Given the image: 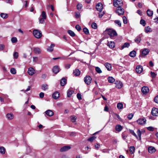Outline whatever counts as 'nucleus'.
<instances>
[{"label": "nucleus", "mask_w": 158, "mask_h": 158, "mask_svg": "<svg viewBox=\"0 0 158 158\" xmlns=\"http://www.w3.org/2000/svg\"><path fill=\"white\" fill-rule=\"evenodd\" d=\"M55 45L53 44H51L50 46L48 47L47 49L48 51L52 52L53 50V48L55 47Z\"/></svg>", "instance_id": "obj_18"}, {"label": "nucleus", "mask_w": 158, "mask_h": 158, "mask_svg": "<svg viewBox=\"0 0 158 158\" xmlns=\"http://www.w3.org/2000/svg\"><path fill=\"white\" fill-rule=\"evenodd\" d=\"M0 16L2 18L4 19H6L8 17V15L7 14L3 13H1L0 14Z\"/></svg>", "instance_id": "obj_37"}, {"label": "nucleus", "mask_w": 158, "mask_h": 158, "mask_svg": "<svg viewBox=\"0 0 158 158\" xmlns=\"http://www.w3.org/2000/svg\"><path fill=\"white\" fill-rule=\"evenodd\" d=\"M123 22L124 23V24H126L127 23V19L126 18V17L125 16H124L123 17Z\"/></svg>", "instance_id": "obj_49"}, {"label": "nucleus", "mask_w": 158, "mask_h": 158, "mask_svg": "<svg viewBox=\"0 0 158 158\" xmlns=\"http://www.w3.org/2000/svg\"><path fill=\"white\" fill-rule=\"evenodd\" d=\"M27 73L29 75L32 76L35 73V70L32 67L28 68Z\"/></svg>", "instance_id": "obj_10"}, {"label": "nucleus", "mask_w": 158, "mask_h": 158, "mask_svg": "<svg viewBox=\"0 0 158 158\" xmlns=\"http://www.w3.org/2000/svg\"><path fill=\"white\" fill-rule=\"evenodd\" d=\"M60 96L59 93L57 91L54 92L52 94V98L55 99H56L59 98Z\"/></svg>", "instance_id": "obj_15"}, {"label": "nucleus", "mask_w": 158, "mask_h": 158, "mask_svg": "<svg viewBox=\"0 0 158 158\" xmlns=\"http://www.w3.org/2000/svg\"><path fill=\"white\" fill-rule=\"evenodd\" d=\"M11 41L13 43H15L17 41V40L16 37H12L11 39Z\"/></svg>", "instance_id": "obj_50"}, {"label": "nucleus", "mask_w": 158, "mask_h": 158, "mask_svg": "<svg viewBox=\"0 0 158 158\" xmlns=\"http://www.w3.org/2000/svg\"><path fill=\"white\" fill-rule=\"evenodd\" d=\"M5 149L2 147H0V153L2 154H4L5 152Z\"/></svg>", "instance_id": "obj_35"}, {"label": "nucleus", "mask_w": 158, "mask_h": 158, "mask_svg": "<svg viewBox=\"0 0 158 158\" xmlns=\"http://www.w3.org/2000/svg\"><path fill=\"white\" fill-rule=\"evenodd\" d=\"M117 107L118 109L121 110L123 108V104L121 102L118 103L117 105Z\"/></svg>", "instance_id": "obj_31"}, {"label": "nucleus", "mask_w": 158, "mask_h": 158, "mask_svg": "<svg viewBox=\"0 0 158 158\" xmlns=\"http://www.w3.org/2000/svg\"><path fill=\"white\" fill-rule=\"evenodd\" d=\"M95 70L96 71V72L99 73H100L102 72V71L101 70V69L98 67H96Z\"/></svg>", "instance_id": "obj_46"}, {"label": "nucleus", "mask_w": 158, "mask_h": 158, "mask_svg": "<svg viewBox=\"0 0 158 158\" xmlns=\"http://www.w3.org/2000/svg\"><path fill=\"white\" fill-rule=\"evenodd\" d=\"M151 114L154 116L158 115V109L157 108H153L151 111Z\"/></svg>", "instance_id": "obj_8"}, {"label": "nucleus", "mask_w": 158, "mask_h": 158, "mask_svg": "<svg viewBox=\"0 0 158 158\" xmlns=\"http://www.w3.org/2000/svg\"><path fill=\"white\" fill-rule=\"evenodd\" d=\"M122 129V127L120 125H117L115 127L116 130L118 132L120 131Z\"/></svg>", "instance_id": "obj_28"}, {"label": "nucleus", "mask_w": 158, "mask_h": 158, "mask_svg": "<svg viewBox=\"0 0 158 158\" xmlns=\"http://www.w3.org/2000/svg\"><path fill=\"white\" fill-rule=\"evenodd\" d=\"M147 129L149 131H154V128L151 126L147 127Z\"/></svg>", "instance_id": "obj_58"}, {"label": "nucleus", "mask_w": 158, "mask_h": 158, "mask_svg": "<svg viewBox=\"0 0 158 158\" xmlns=\"http://www.w3.org/2000/svg\"><path fill=\"white\" fill-rule=\"evenodd\" d=\"M117 9L116 10V12L117 13L118 15H123L124 13V10L123 8L120 7H117Z\"/></svg>", "instance_id": "obj_6"}, {"label": "nucleus", "mask_w": 158, "mask_h": 158, "mask_svg": "<svg viewBox=\"0 0 158 158\" xmlns=\"http://www.w3.org/2000/svg\"><path fill=\"white\" fill-rule=\"evenodd\" d=\"M96 8L98 11H102L103 9L102 4L101 2L98 3L96 5Z\"/></svg>", "instance_id": "obj_4"}, {"label": "nucleus", "mask_w": 158, "mask_h": 158, "mask_svg": "<svg viewBox=\"0 0 158 158\" xmlns=\"http://www.w3.org/2000/svg\"><path fill=\"white\" fill-rule=\"evenodd\" d=\"M154 100L155 102L157 103H158V95L156 96L154 98Z\"/></svg>", "instance_id": "obj_64"}, {"label": "nucleus", "mask_w": 158, "mask_h": 158, "mask_svg": "<svg viewBox=\"0 0 158 158\" xmlns=\"http://www.w3.org/2000/svg\"><path fill=\"white\" fill-rule=\"evenodd\" d=\"M96 138V137L94 136H92L90 138H89L87 140L91 142H92Z\"/></svg>", "instance_id": "obj_45"}, {"label": "nucleus", "mask_w": 158, "mask_h": 158, "mask_svg": "<svg viewBox=\"0 0 158 158\" xmlns=\"http://www.w3.org/2000/svg\"><path fill=\"white\" fill-rule=\"evenodd\" d=\"M140 23L143 26H145L146 24L145 21L143 19L140 20Z\"/></svg>", "instance_id": "obj_47"}, {"label": "nucleus", "mask_w": 158, "mask_h": 158, "mask_svg": "<svg viewBox=\"0 0 158 158\" xmlns=\"http://www.w3.org/2000/svg\"><path fill=\"white\" fill-rule=\"evenodd\" d=\"M137 133L138 136L139 137V139L140 140L141 135V133L139 129L138 130Z\"/></svg>", "instance_id": "obj_51"}, {"label": "nucleus", "mask_w": 158, "mask_h": 158, "mask_svg": "<svg viewBox=\"0 0 158 158\" xmlns=\"http://www.w3.org/2000/svg\"><path fill=\"white\" fill-rule=\"evenodd\" d=\"M33 51L35 53L40 54L41 53V50L38 47H35L34 48Z\"/></svg>", "instance_id": "obj_19"}, {"label": "nucleus", "mask_w": 158, "mask_h": 158, "mask_svg": "<svg viewBox=\"0 0 158 158\" xmlns=\"http://www.w3.org/2000/svg\"><path fill=\"white\" fill-rule=\"evenodd\" d=\"M108 34L110 37H114L117 35V33L115 31H110L108 32Z\"/></svg>", "instance_id": "obj_17"}, {"label": "nucleus", "mask_w": 158, "mask_h": 158, "mask_svg": "<svg viewBox=\"0 0 158 158\" xmlns=\"http://www.w3.org/2000/svg\"><path fill=\"white\" fill-rule=\"evenodd\" d=\"M115 43L112 41L108 42V46L111 48H112L115 47Z\"/></svg>", "instance_id": "obj_22"}, {"label": "nucleus", "mask_w": 158, "mask_h": 158, "mask_svg": "<svg viewBox=\"0 0 158 158\" xmlns=\"http://www.w3.org/2000/svg\"><path fill=\"white\" fill-rule=\"evenodd\" d=\"M74 74L76 76H78L80 75V71L77 69H75L73 72Z\"/></svg>", "instance_id": "obj_25"}, {"label": "nucleus", "mask_w": 158, "mask_h": 158, "mask_svg": "<svg viewBox=\"0 0 158 158\" xmlns=\"http://www.w3.org/2000/svg\"><path fill=\"white\" fill-rule=\"evenodd\" d=\"M52 71L53 73L56 74L59 72L60 68L58 66H55L53 67Z\"/></svg>", "instance_id": "obj_14"}, {"label": "nucleus", "mask_w": 158, "mask_h": 158, "mask_svg": "<svg viewBox=\"0 0 158 158\" xmlns=\"http://www.w3.org/2000/svg\"><path fill=\"white\" fill-rule=\"evenodd\" d=\"M48 89V85L46 84H44L42 85V89L44 90H46Z\"/></svg>", "instance_id": "obj_30"}, {"label": "nucleus", "mask_w": 158, "mask_h": 158, "mask_svg": "<svg viewBox=\"0 0 158 158\" xmlns=\"http://www.w3.org/2000/svg\"><path fill=\"white\" fill-rule=\"evenodd\" d=\"M6 116L8 119L10 120L13 119L14 118V115L12 113H7Z\"/></svg>", "instance_id": "obj_16"}, {"label": "nucleus", "mask_w": 158, "mask_h": 158, "mask_svg": "<svg viewBox=\"0 0 158 158\" xmlns=\"http://www.w3.org/2000/svg\"><path fill=\"white\" fill-rule=\"evenodd\" d=\"M141 40V37L140 36V35L139 36H137L135 40V42L137 43H139L140 42Z\"/></svg>", "instance_id": "obj_32"}, {"label": "nucleus", "mask_w": 158, "mask_h": 158, "mask_svg": "<svg viewBox=\"0 0 158 158\" xmlns=\"http://www.w3.org/2000/svg\"><path fill=\"white\" fill-rule=\"evenodd\" d=\"M130 133L131 134H132V135H133L135 136L137 138V135H136V134L134 132V131L133 130H130Z\"/></svg>", "instance_id": "obj_56"}, {"label": "nucleus", "mask_w": 158, "mask_h": 158, "mask_svg": "<svg viewBox=\"0 0 158 158\" xmlns=\"http://www.w3.org/2000/svg\"><path fill=\"white\" fill-rule=\"evenodd\" d=\"M133 116V114H129L127 116L128 118L130 120L132 119Z\"/></svg>", "instance_id": "obj_61"}, {"label": "nucleus", "mask_w": 158, "mask_h": 158, "mask_svg": "<svg viewBox=\"0 0 158 158\" xmlns=\"http://www.w3.org/2000/svg\"><path fill=\"white\" fill-rule=\"evenodd\" d=\"M114 5L117 7H121L123 5V2L122 0H114Z\"/></svg>", "instance_id": "obj_2"}, {"label": "nucleus", "mask_w": 158, "mask_h": 158, "mask_svg": "<svg viewBox=\"0 0 158 158\" xmlns=\"http://www.w3.org/2000/svg\"><path fill=\"white\" fill-rule=\"evenodd\" d=\"M66 83V80L65 78H62L60 81V84L62 86L64 85Z\"/></svg>", "instance_id": "obj_24"}, {"label": "nucleus", "mask_w": 158, "mask_h": 158, "mask_svg": "<svg viewBox=\"0 0 158 158\" xmlns=\"http://www.w3.org/2000/svg\"><path fill=\"white\" fill-rule=\"evenodd\" d=\"M84 81L87 85H89L91 83L92 78L89 76H86L84 78Z\"/></svg>", "instance_id": "obj_3"}, {"label": "nucleus", "mask_w": 158, "mask_h": 158, "mask_svg": "<svg viewBox=\"0 0 158 158\" xmlns=\"http://www.w3.org/2000/svg\"><path fill=\"white\" fill-rule=\"evenodd\" d=\"M92 28L94 29H96L97 28V25L95 23H93L91 25Z\"/></svg>", "instance_id": "obj_42"}, {"label": "nucleus", "mask_w": 158, "mask_h": 158, "mask_svg": "<svg viewBox=\"0 0 158 158\" xmlns=\"http://www.w3.org/2000/svg\"><path fill=\"white\" fill-rule=\"evenodd\" d=\"M33 34L35 37L37 39L40 38L42 35L41 31L36 29L33 31Z\"/></svg>", "instance_id": "obj_1"}, {"label": "nucleus", "mask_w": 158, "mask_h": 158, "mask_svg": "<svg viewBox=\"0 0 158 158\" xmlns=\"http://www.w3.org/2000/svg\"><path fill=\"white\" fill-rule=\"evenodd\" d=\"M41 16L42 18H43L44 19H46V12L44 11H43L42 12Z\"/></svg>", "instance_id": "obj_41"}, {"label": "nucleus", "mask_w": 158, "mask_h": 158, "mask_svg": "<svg viewBox=\"0 0 158 158\" xmlns=\"http://www.w3.org/2000/svg\"><path fill=\"white\" fill-rule=\"evenodd\" d=\"M100 13L99 14V18H102V16H103V15L104 14V12H100Z\"/></svg>", "instance_id": "obj_62"}, {"label": "nucleus", "mask_w": 158, "mask_h": 158, "mask_svg": "<svg viewBox=\"0 0 158 158\" xmlns=\"http://www.w3.org/2000/svg\"><path fill=\"white\" fill-rule=\"evenodd\" d=\"M135 148L133 146H131L130 147L129 151L131 153L133 154L134 152Z\"/></svg>", "instance_id": "obj_38"}, {"label": "nucleus", "mask_w": 158, "mask_h": 158, "mask_svg": "<svg viewBox=\"0 0 158 158\" xmlns=\"http://www.w3.org/2000/svg\"><path fill=\"white\" fill-rule=\"evenodd\" d=\"M70 148L71 147L70 146L66 145L61 148L60 149V151L61 152H65L69 150Z\"/></svg>", "instance_id": "obj_7"}, {"label": "nucleus", "mask_w": 158, "mask_h": 158, "mask_svg": "<svg viewBox=\"0 0 158 158\" xmlns=\"http://www.w3.org/2000/svg\"><path fill=\"white\" fill-rule=\"evenodd\" d=\"M135 70L137 73H140L143 71V68L142 66L138 65L136 67Z\"/></svg>", "instance_id": "obj_9"}, {"label": "nucleus", "mask_w": 158, "mask_h": 158, "mask_svg": "<svg viewBox=\"0 0 158 158\" xmlns=\"http://www.w3.org/2000/svg\"><path fill=\"white\" fill-rule=\"evenodd\" d=\"M115 84L116 85L115 87L118 89L121 88L123 85L122 83L120 81H116Z\"/></svg>", "instance_id": "obj_12"}, {"label": "nucleus", "mask_w": 158, "mask_h": 158, "mask_svg": "<svg viewBox=\"0 0 158 158\" xmlns=\"http://www.w3.org/2000/svg\"><path fill=\"white\" fill-rule=\"evenodd\" d=\"M114 23L116 24H117L118 26L120 27L121 26V23L119 20H115L114 21Z\"/></svg>", "instance_id": "obj_43"}, {"label": "nucleus", "mask_w": 158, "mask_h": 158, "mask_svg": "<svg viewBox=\"0 0 158 158\" xmlns=\"http://www.w3.org/2000/svg\"><path fill=\"white\" fill-rule=\"evenodd\" d=\"M153 11L150 9H148L147 11V14L148 15L149 17H151L153 15Z\"/></svg>", "instance_id": "obj_26"}, {"label": "nucleus", "mask_w": 158, "mask_h": 158, "mask_svg": "<svg viewBox=\"0 0 158 158\" xmlns=\"http://www.w3.org/2000/svg\"><path fill=\"white\" fill-rule=\"evenodd\" d=\"M149 52V50L147 48H144L143 50L141 52L142 56H145L147 55Z\"/></svg>", "instance_id": "obj_13"}, {"label": "nucleus", "mask_w": 158, "mask_h": 158, "mask_svg": "<svg viewBox=\"0 0 158 158\" xmlns=\"http://www.w3.org/2000/svg\"><path fill=\"white\" fill-rule=\"evenodd\" d=\"M10 72L12 74H15L16 73V71L15 69L11 68L10 69Z\"/></svg>", "instance_id": "obj_39"}, {"label": "nucleus", "mask_w": 158, "mask_h": 158, "mask_svg": "<svg viewBox=\"0 0 158 158\" xmlns=\"http://www.w3.org/2000/svg\"><path fill=\"white\" fill-rule=\"evenodd\" d=\"M71 121L74 123L76 122L77 117L75 116H72L70 117Z\"/></svg>", "instance_id": "obj_40"}, {"label": "nucleus", "mask_w": 158, "mask_h": 158, "mask_svg": "<svg viewBox=\"0 0 158 158\" xmlns=\"http://www.w3.org/2000/svg\"><path fill=\"white\" fill-rule=\"evenodd\" d=\"M149 91L148 88L146 86H144L142 87L141 89L142 92L144 94H146Z\"/></svg>", "instance_id": "obj_11"}, {"label": "nucleus", "mask_w": 158, "mask_h": 158, "mask_svg": "<svg viewBox=\"0 0 158 158\" xmlns=\"http://www.w3.org/2000/svg\"><path fill=\"white\" fill-rule=\"evenodd\" d=\"M150 75L151 76V77L153 78H155V77L156 74L154 72H150Z\"/></svg>", "instance_id": "obj_53"}, {"label": "nucleus", "mask_w": 158, "mask_h": 158, "mask_svg": "<svg viewBox=\"0 0 158 158\" xmlns=\"http://www.w3.org/2000/svg\"><path fill=\"white\" fill-rule=\"evenodd\" d=\"M130 46V44L128 43H125L122 46L121 49H123L125 48H128Z\"/></svg>", "instance_id": "obj_33"}, {"label": "nucleus", "mask_w": 158, "mask_h": 158, "mask_svg": "<svg viewBox=\"0 0 158 158\" xmlns=\"http://www.w3.org/2000/svg\"><path fill=\"white\" fill-rule=\"evenodd\" d=\"M122 137L123 139H125L127 138V136L124 133H123L122 134Z\"/></svg>", "instance_id": "obj_63"}, {"label": "nucleus", "mask_w": 158, "mask_h": 158, "mask_svg": "<svg viewBox=\"0 0 158 158\" xmlns=\"http://www.w3.org/2000/svg\"><path fill=\"white\" fill-rule=\"evenodd\" d=\"M146 119L145 118H140L137 120V123L140 125H143L145 124Z\"/></svg>", "instance_id": "obj_5"}, {"label": "nucleus", "mask_w": 158, "mask_h": 158, "mask_svg": "<svg viewBox=\"0 0 158 158\" xmlns=\"http://www.w3.org/2000/svg\"><path fill=\"white\" fill-rule=\"evenodd\" d=\"M46 114L49 116H51L53 115L54 113L51 110H48L45 112Z\"/></svg>", "instance_id": "obj_20"}, {"label": "nucleus", "mask_w": 158, "mask_h": 158, "mask_svg": "<svg viewBox=\"0 0 158 158\" xmlns=\"http://www.w3.org/2000/svg\"><path fill=\"white\" fill-rule=\"evenodd\" d=\"M151 29L150 27L149 26H147L145 27V30L146 33H148L150 31Z\"/></svg>", "instance_id": "obj_48"}, {"label": "nucleus", "mask_w": 158, "mask_h": 158, "mask_svg": "<svg viewBox=\"0 0 158 158\" xmlns=\"http://www.w3.org/2000/svg\"><path fill=\"white\" fill-rule=\"evenodd\" d=\"M136 52L135 51L133 50L129 53V55L132 57H135L136 55Z\"/></svg>", "instance_id": "obj_27"}, {"label": "nucleus", "mask_w": 158, "mask_h": 158, "mask_svg": "<svg viewBox=\"0 0 158 158\" xmlns=\"http://www.w3.org/2000/svg\"><path fill=\"white\" fill-rule=\"evenodd\" d=\"M108 82L110 83H113L115 81V79L112 77H109L108 78Z\"/></svg>", "instance_id": "obj_29"}, {"label": "nucleus", "mask_w": 158, "mask_h": 158, "mask_svg": "<svg viewBox=\"0 0 158 158\" xmlns=\"http://www.w3.org/2000/svg\"><path fill=\"white\" fill-rule=\"evenodd\" d=\"M77 98L79 100H80L82 99L81 95L80 93H78L77 94Z\"/></svg>", "instance_id": "obj_59"}, {"label": "nucleus", "mask_w": 158, "mask_h": 158, "mask_svg": "<svg viewBox=\"0 0 158 158\" xmlns=\"http://www.w3.org/2000/svg\"><path fill=\"white\" fill-rule=\"evenodd\" d=\"M148 151L149 152L152 153L156 151V149L154 147L151 146L148 148Z\"/></svg>", "instance_id": "obj_23"}, {"label": "nucleus", "mask_w": 158, "mask_h": 158, "mask_svg": "<svg viewBox=\"0 0 158 158\" xmlns=\"http://www.w3.org/2000/svg\"><path fill=\"white\" fill-rule=\"evenodd\" d=\"M75 28L78 31H81V27L79 25H77L75 26Z\"/></svg>", "instance_id": "obj_54"}, {"label": "nucleus", "mask_w": 158, "mask_h": 158, "mask_svg": "<svg viewBox=\"0 0 158 158\" xmlns=\"http://www.w3.org/2000/svg\"><path fill=\"white\" fill-rule=\"evenodd\" d=\"M45 19L42 18H40L39 19L40 23L41 24L45 22L44 19Z\"/></svg>", "instance_id": "obj_55"}, {"label": "nucleus", "mask_w": 158, "mask_h": 158, "mask_svg": "<svg viewBox=\"0 0 158 158\" xmlns=\"http://www.w3.org/2000/svg\"><path fill=\"white\" fill-rule=\"evenodd\" d=\"M75 17L76 18H78L80 17V13L79 12H75Z\"/></svg>", "instance_id": "obj_52"}, {"label": "nucleus", "mask_w": 158, "mask_h": 158, "mask_svg": "<svg viewBox=\"0 0 158 158\" xmlns=\"http://www.w3.org/2000/svg\"><path fill=\"white\" fill-rule=\"evenodd\" d=\"M83 31L86 35L88 34L89 33L88 29L86 27H85L83 29Z\"/></svg>", "instance_id": "obj_44"}, {"label": "nucleus", "mask_w": 158, "mask_h": 158, "mask_svg": "<svg viewBox=\"0 0 158 158\" xmlns=\"http://www.w3.org/2000/svg\"><path fill=\"white\" fill-rule=\"evenodd\" d=\"M73 91L72 90H69L67 92V96L68 97H70L72 94H73Z\"/></svg>", "instance_id": "obj_34"}, {"label": "nucleus", "mask_w": 158, "mask_h": 158, "mask_svg": "<svg viewBox=\"0 0 158 158\" xmlns=\"http://www.w3.org/2000/svg\"><path fill=\"white\" fill-rule=\"evenodd\" d=\"M82 7V5L81 4H78L77 6V9L79 10Z\"/></svg>", "instance_id": "obj_60"}, {"label": "nucleus", "mask_w": 158, "mask_h": 158, "mask_svg": "<svg viewBox=\"0 0 158 158\" xmlns=\"http://www.w3.org/2000/svg\"><path fill=\"white\" fill-rule=\"evenodd\" d=\"M68 33L69 34V35L72 37H74L75 35V34L74 32L71 30H68Z\"/></svg>", "instance_id": "obj_36"}, {"label": "nucleus", "mask_w": 158, "mask_h": 158, "mask_svg": "<svg viewBox=\"0 0 158 158\" xmlns=\"http://www.w3.org/2000/svg\"><path fill=\"white\" fill-rule=\"evenodd\" d=\"M18 53L17 52H15L14 54V58L15 59H17L18 57Z\"/></svg>", "instance_id": "obj_57"}, {"label": "nucleus", "mask_w": 158, "mask_h": 158, "mask_svg": "<svg viewBox=\"0 0 158 158\" xmlns=\"http://www.w3.org/2000/svg\"><path fill=\"white\" fill-rule=\"evenodd\" d=\"M104 65L108 70L110 71L111 70L112 66L110 64L106 63Z\"/></svg>", "instance_id": "obj_21"}]
</instances>
